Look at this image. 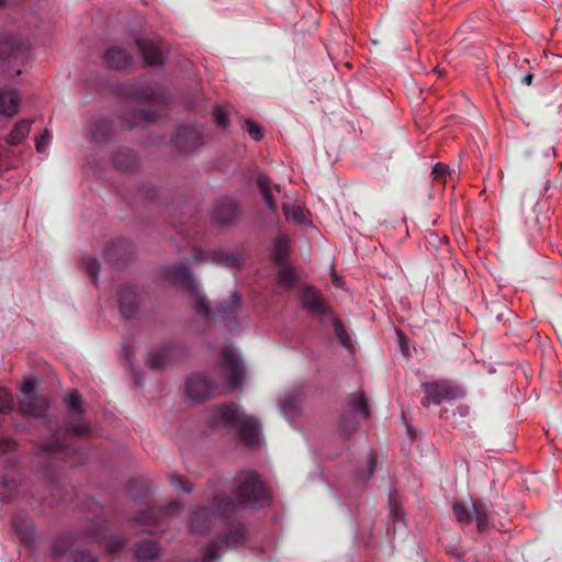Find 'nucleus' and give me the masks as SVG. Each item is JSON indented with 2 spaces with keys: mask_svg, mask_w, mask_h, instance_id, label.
Returning a JSON list of instances; mask_svg holds the SVG:
<instances>
[{
  "mask_svg": "<svg viewBox=\"0 0 562 562\" xmlns=\"http://www.w3.org/2000/svg\"><path fill=\"white\" fill-rule=\"evenodd\" d=\"M237 506L226 494H215L203 506L191 514V529L195 533H204L216 524L222 522L228 528L224 537L211 541L202 555V562H214L231 548H238L246 542V527L236 520Z\"/></svg>",
  "mask_w": 562,
  "mask_h": 562,
  "instance_id": "1",
  "label": "nucleus"
},
{
  "mask_svg": "<svg viewBox=\"0 0 562 562\" xmlns=\"http://www.w3.org/2000/svg\"><path fill=\"white\" fill-rule=\"evenodd\" d=\"M212 378L194 373L187 380L186 395L200 403L236 389L244 379V363L232 348H225L221 362L213 369Z\"/></svg>",
  "mask_w": 562,
  "mask_h": 562,
  "instance_id": "2",
  "label": "nucleus"
},
{
  "mask_svg": "<svg viewBox=\"0 0 562 562\" xmlns=\"http://www.w3.org/2000/svg\"><path fill=\"white\" fill-rule=\"evenodd\" d=\"M165 278L173 285L184 288L188 292L196 294V302L193 305L196 314L210 318L218 316L225 321L235 319L240 305V296L233 292L227 302L218 303L214 310H211L205 296L199 294V285L194 281L191 270L183 263H175L165 268Z\"/></svg>",
  "mask_w": 562,
  "mask_h": 562,
  "instance_id": "3",
  "label": "nucleus"
},
{
  "mask_svg": "<svg viewBox=\"0 0 562 562\" xmlns=\"http://www.w3.org/2000/svg\"><path fill=\"white\" fill-rule=\"evenodd\" d=\"M65 403L67 405V408L69 411L68 417H67V429L63 437H60L59 432H53L52 434V442L45 445L43 447V452L45 454H53L54 458H64L65 456H68L69 453H76L77 449L74 447H70L67 443L68 438L71 436L77 437H83L86 436L90 427L86 423V420L82 418L83 408L81 406L82 404V396L79 394L78 391L74 390L65 395Z\"/></svg>",
  "mask_w": 562,
  "mask_h": 562,
  "instance_id": "4",
  "label": "nucleus"
},
{
  "mask_svg": "<svg viewBox=\"0 0 562 562\" xmlns=\"http://www.w3.org/2000/svg\"><path fill=\"white\" fill-rule=\"evenodd\" d=\"M214 422L221 423L228 429H237L239 439L248 447L259 442L261 427L259 422L249 415H245L235 403H225L214 408Z\"/></svg>",
  "mask_w": 562,
  "mask_h": 562,
  "instance_id": "5",
  "label": "nucleus"
},
{
  "mask_svg": "<svg viewBox=\"0 0 562 562\" xmlns=\"http://www.w3.org/2000/svg\"><path fill=\"white\" fill-rule=\"evenodd\" d=\"M234 497L247 508L262 507L268 501V493L259 475L252 471L240 472L234 479Z\"/></svg>",
  "mask_w": 562,
  "mask_h": 562,
  "instance_id": "6",
  "label": "nucleus"
},
{
  "mask_svg": "<svg viewBox=\"0 0 562 562\" xmlns=\"http://www.w3.org/2000/svg\"><path fill=\"white\" fill-rule=\"evenodd\" d=\"M20 393L18 403L20 414L35 418H43L46 415L49 408V401L46 396H38L36 394L35 381H24L20 387Z\"/></svg>",
  "mask_w": 562,
  "mask_h": 562,
  "instance_id": "7",
  "label": "nucleus"
},
{
  "mask_svg": "<svg viewBox=\"0 0 562 562\" xmlns=\"http://www.w3.org/2000/svg\"><path fill=\"white\" fill-rule=\"evenodd\" d=\"M422 391L428 403L440 405L443 402L453 401L464 395L463 390L449 380H435L422 383Z\"/></svg>",
  "mask_w": 562,
  "mask_h": 562,
  "instance_id": "8",
  "label": "nucleus"
},
{
  "mask_svg": "<svg viewBox=\"0 0 562 562\" xmlns=\"http://www.w3.org/2000/svg\"><path fill=\"white\" fill-rule=\"evenodd\" d=\"M180 509L181 504L177 501H172L164 508L150 507L142 510L135 518V521L144 526L143 532L154 533L158 530L159 526L162 525L164 519L179 513Z\"/></svg>",
  "mask_w": 562,
  "mask_h": 562,
  "instance_id": "9",
  "label": "nucleus"
},
{
  "mask_svg": "<svg viewBox=\"0 0 562 562\" xmlns=\"http://www.w3.org/2000/svg\"><path fill=\"white\" fill-rule=\"evenodd\" d=\"M173 145L183 153H190L204 144L202 132L194 125L181 126L172 138Z\"/></svg>",
  "mask_w": 562,
  "mask_h": 562,
  "instance_id": "10",
  "label": "nucleus"
},
{
  "mask_svg": "<svg viewBox=\"0 0 562 562\" xmlns=\"http://www.w3.org/2000/svg\"><path fill=\"white\" fill-rule=\"evenodd\" d=\"M240 212L239 204L232 199H220L215 202L212 211V220L218 225H229L234 223Z\"/></svg>",
  "mask_w": 562,
  "mask_h": 562,
  "instance_id": "11",
  "label": "nucleus"
},
{
  "mask_svg": "<svg viewBox=\"0 0 562 562\" xmlns=\"http://www.w3.org/2000/svg\"><path fill=\"white\" fill-rule=\"evenodd\" d=\"M117 296L122 315L126 318L134 316L138 308V294L136 288L132 284H124L120 288Z\"/></svg>",
  "mask_w": 562,
  "mask_h": 562,
  "instance_id": "12",
  "label": "nucleus"
},
{
  "mask_svg": "<svg viewBox=\"0 0 562 562\" xmlns=\"http://www.w3.org/2000/svg\"><path fill=\"white\" fill-rule=\"evenodd\" d=\"M103 59L106 67L117 70H125L132 65L131 54L119 46L106 49Z\"/></svg>",
  "mask_w": 562,
  "mask_h": 562,
  "instance_id": "13",
  "label": "nucleus"
},
{
  "mask_svg": "<svg viewBox=\"0 0 562 562\" xmlns=\"http://www.w3.org/2000/svg\"><path fill=\"white\" fill-rule=\"evenodd\" d=\"M136 45L143 55L145 63L149 66H160L164 61L161 49L150 40L138 38Z\"/></svg>",
  "mask_w": 562,
  "mask_h": 562,
  "instance_id": "14",
  "label": "nucleus"
},
{
  "mask_svg": "<svg viewBox=\"0 0 562 562\" xmlns=\"http://www.w3.org/2000/svg\"><path fill=\"white\" fill-rule=\"evenodd\" d=\"M88 128L93 143L108 140L114 132L113 122L103 117L95 119Z\"/></svg>",
  "mask_w": 562,
  "mask_h": 562,
  "instance_id": "15",
  "label": "nucleus"
},
{
  "mask_svg": "<svg viewBox=\"0 0 562 562\" xmlns=\"http://www.w3.org/2000/svg\"><path fill=\"white\" fill-rule=\"evenodd\" d=\"M303 307L313 314H323L326 306L321 293L313 286H305L302 294Z\"/></svg>",
  "mask_w": 562,
  "mask_h": 562,
  "instance_id": "16",
  "label": "nucleus"
},
{
  "mask_svg": "<svg viewBox=\"0 0 562 562\" xmlns=\"http://www.w3.org/2000/svg\"><path fill=\"white\" fill-rule=\"evenodd\" d=\"M20 98L14 89L0 88V114L13 116L19 112Z\"/></svg>",
  "mask_w": 562,
  "mask_h": 562,
  "instance_id": "17",
  "label": "nucleus"
},
{
  "mask_svg": "<svg viewBox=\"0 0 562 562\" xmlns=\"http://www.w3.org/2000/svg\"><path fill=\"white\" fill-rule=\"evenodd\" d=\"M176 353V348L171 345H164L159 349L151 351L147 358V366L153 370L164 369Z\"/></svg>",
  "mask_w": 562,
  "mask_h": 562,
  "instance_id": "18",
  "label": "nucleus"
},
{
  "mask_svg": "<svg viewBox=\"0 0 562 562\" xmlns=\"http://www.w3.org/2000/svg\"><path fill=\"white\" fill-rule=\"evenodd\" d=\"M127 256V248L123 240L117 239L110 241L104 249L103 257L111 262L115 268H121V261H124Z\"/></svg>",
  "mask_w": 562,
  "mask_h": 562,
  "instance_id": "19",
  "label": "nucleus"
},
{
  "mask_svg": "<svg viewBox=\"0 0 562 562\" xmlns=\"http://www.w3.org/2000/svg\"><path fill=\"white\" fill-rule=\"evenodd\" d=\"M135 557L140 562H148L159 557V547L155 540H140L134 547Z\"/></svg>",
  "mask_w": 562,
  "mask_h": 562,
  "instance_id": "20",
  "label": "nucleus"
},
{
  "mask_svg": "<svg viewBox=\"0 0 562 562\" xmlns=\"http://www.w3.org/2000/svg\"><path fill=\"white\" fill-rule=\"evenodd\" d=\"M20 53L18 40L11 35L0 36V61L15 59Z\"/></svg>",
  "mask_w": 562,
  "mask_h": 562,
  "instance_id": "21",
  "label": "nucleus"
},
{
  "mask_svg": "<svg viewBox=\"0 0 562 562\" xmlns=\"http://www.w3.org/2000/svg\"><path fill=\"white\" fill-rule=\"evenodd\" d=\"M113 165L121 171H130L137 165L136 154L131 149H120L113 157Z\"/></svg>",
  "mask_w": 562,
  "mask_h": 562,
  "instance_id": "22",
  "label": "nucleus"
},
{
  "mask_svg": "<svg viewBox=\"0 0 562 562\" xmlns=\"http://www.w3.org/2000/svg\"><path fill=\"white\" fill-rule=\"evenodd\" d=\"M301 403H302V394L301 393L286 394L280 401L281 413L288 419L293 418L300 412Z\"/></svg>",
  "mask_w": 562,
  "mask_h": 562,
  "instance_id": "23",
  "label": "nucleus"
},
{
  "mask_svg": "<svg viewBox=\"0 0 562 562\" xmlns=\"http://www.w3.org/2000/svg\"><path fill=\"white\" fill-rule=\"evenodd\" d=\"M290 251V238L288 235L280 234L274 240L272 259L278 265H283L288 260Z\"/></svg>",
  "mask_w": 562,
  "mask_h": 562,
  "instance_id": "24",
  "label": "nucleus"
},
{
  "mask_svg": "<svg viewBox=\"0 0 562 562\" xmlns=\"http://www.w3.org/2000/svg\"><path fill=\"white\" fill-rule=\"evenodd\" d=\"M30 128H31V121H29V120L19 121L18 123H15V125L13 126L11 132L8 134L7 143L12 146H16V145L21 144L29 135Z\"/></svg>",
  "mask_w": 562,
  "mask_h": 562,
  "instance_id": "25",
  "label": "nucleus"
},
{
  "mask_svg": "<svg viewBox=\"0 0 562 562\" xmlns=\"http://www.w3.org/2000/svg\"><path fill=\"white\" fill-rule=\"evenodd\" d=\"M283 214L288 222H292L297 225H308L311 221L308 220L307 213L304 209L300 206H290L289 204H283Z\"/></svg>",
  "mask_w": 562,
  "mask_h": 562,
  "instance_id": "26",
  "label": "nucleus"
},
{
  "mask_svg": "<svg viewBox=\"0 0 562 562\" xmlns=\"http://www.w3.org/2000/svg\"><path fill=\"white\" fill-rule=\"evenodd\" d=\"M256 182H257V187L262 195L265 204L267 205V207L269 210H271L272 212H276L277 204L271 194L270 179L267 176L260 173L257 176Z\"/></svg>",
  "mask_w": 562,
  "mask_h": 562,
  "instance_id": "27",
  "label": "nucleus"
},
{
  "mask_svg": "<svg viewBox=\"0 0 562 562\" xmlns=\"http://www.w3.org/2000/svg\"><path fill=\"white\" fill-rule=\"evenodd\" d=\"M155 120L156 119L154 113L145 109H134L124 115V121L128 124L130 127L139 123L154 122Z\"/></svg>",
  "mask_w": 562,
  "mask_h": 562,
  "instance_id": "28",
  "label": "nucleus"
},
{
  "mask_svg": "<svg viewBox=\"0 0 562 562\" xmlns=\"http://www.w3.org/2000/svg\"><path fill=\"white\" fill-rule=\"evenodd\" d=\"M19 486L15 479L11 475H2L0 477V498L8 502L18 493Z\"/></svg>",
  "mask_w": 562,
  "mask_h": 562,
  "instance_id": "29",
  "label": "nucleus"
},
{
  "mask_svg": "<svg viewBox=\"0 0 562 562\" xmlns=\"http://www.w3.org/2000/svg\"><path fill=\"white\" fill-rule=\"evenodd\" d=\"M472 512H473V516L475 517L477 530L479 531L487 530L490 527L488 517H487V513H488L487 507L482 503L473 502L472 503Z\"/></svg>",
  "mask_w": 562,
  "mask_h": 562,
  "instance_id": "30",
  "label": "nucleus"
},
{
  "mask_svg": "<svg viewBox=\"0 0 562 562\" xmlns=\"http://www.w3.org/2000/svg\"><path fill=\"white\" fill-rule=\"evenodd\" d=\"M348 407L350 414L358 413L362 419H367L369 416L367 402L362 394H352Z\"/></svg>",
  "mask_w": 562,
  "mask_h": 562,
  "instance_id": "31",
  "label": "nucleus"
},
{
  "mask_svg": "<svg viewBox=\"0 0 562 562\" xmlns=\"http://www.w3.org/2000/svg\"><path fill=\"white\" fill-rule=\"evenodd\" d=\"M278 278L279 282L285 286H292L296 281V274L294 269L288 266L286 262L280 265Z\"/></svg>",
  "mask_w": 562,
  "mask_h": 562,
  "instance_id": "32",
  "label": "nucleus"
},
{
  "mask_svg": "<svg viewBox=\"0 0 562 562\" xmlns=\"http://www.w3.org/2000/svg\"><path fill=\"white\" fill-rule=\"evenodd\" d=\"M14 409V400L11 392L0 387V413L9 414Z\"/></svg>",
  "mask_w": 562,
  "mask_h": 562,
  "instance_id": "33",
  "label": "nucleus"
},
{
  "mask_svg": "<svg viewBox=\"0 0 562 562\" xmlns=\"http://www.w3.org/2000/svg\"><path fill=\"white\" fill-rule=\"evenodd\" d=\"M453 515L461 524H469L473 518V512H470L463 504L456 503L453 505Z\"/></svg>",
  "mask_w": 562,
  "mask_h": 562,
  "instance_id": "34",
  "label": "nucleus"
},
{
  "mask_svg": "<svg viewBox=\"0 0 562 562\" xmlns=\"http://www.w3.org/2000/svg\"><path fill=\"white\" fill-rule=\"evenodd\" d=\"M170 484L179 492H192V485L181 475L172 473L170 475Z\"/></svg>",
  "mask_w": 562,
  "mask_h": 562,
  "instance_id": "35",
  "label": "nucleus"
},
{
  "mask_svg": "<svg viewBox=\"0 0 562 562\" xmlns=\"http://www.w3.org/2000/svg\"><path fill=\"white\" fill-rule=\"evenodd\" d=\"M126 543V540L117 535L110 536L105 541L106 551L114 553L119 552Z\"/></svg>",
  "mask_w": 562,
  "mask_h": 562,
  "instance_id": "36",
  "label": "nucleus"
},
{
  "mask_svg": "<svg viewBox=\"0 0 562 562\" xmlns=\"http://www.w3.org/2000/svg\"><path fill=\"white\" fill-rule=\"evenodd\" d=\"M375 467H376V457L375 454L371 451L369 453V457H368V460H367V472L366 473H362V472H358L357 473V477L360 480V481H368L374 473V470H375Z\"/></svg>",
  "mask_w": 562,
  "mask_h": 562,
  "instance_id": "37",
  "label": "nucleus"
},
{
  "mask_svg": "<svg viewBox=\"0 0 562 562\" xmlns=\"http://www.w3.org/2000/svg\"><path fill=\"white\" fill-rule=\"evenodd\" d=\"M215 260L218 263H222L227 267H236L239 263V257L235 254H226V252H217L215 255Z\"/></svg>",
  "mask_w": 562,
  "mask_h": 562,
  "instance_id": "38",
  "label": "nucleus"
},
{
  "mask_svg": "<svg viewBox=\"0 0 562 562\" xmlns=\"http://www.w3.org/2000/svg\"><path fill=\"white\" fill-rule=\"evenodd\" d=\"M213 117L216 125L226 127L229 124L228 112L220 105H216L213 111Z\"/></svg>",
  "mask_w": 562,
  "mask_h": 562,
  "instance_id": "39",
  "label": "nucleus"
},
{
  "mask_svg": "<svg viewBox=\"0 0 562 562\" xmlns=\"http://www.w3.org/2000/svg\"><path fill=\"white\" fill-rule=\"evenodd\" d=\"M83 266H85L88 274L91 277L93 283L97 284L98 273H99L98 260L92 257H88L83 260Z\"/></svg>",
  "mask_w": 562,
  "mask_h": 562,
  "instance_id": "40",
  "label": "nucleus"
},
{
  "mask_svg": "<svg viewBox=\"0 0 562 562\" xmlns=\"http://www.w3.org/2000/svg\"><path fill=\"white\" fill-rule=\"evenodd\" d=\"M131 94L136 99H150L154 95V88L146 86H135L131 90Z\"/></svg>",
  "mask_w": 562,
  "mask_h": 562,
  "instance_id": "41",
  "label": "nucleus"
},
{
  "mask_svg": "<svg viewBox=\"0 0 562 562\" xmlns=\"http://www.w3.org/2000/svg\"><path fill=\"white\" fill-rule=\"evenodd\" d=\"M358 427V422H356L353 416H346L339 426V431L344 436L350 435Z\"/></svg>",
  "mask_w": 562,
  "mask_h": 562,
  "instance_id": "42",
  "label": "nucleus"
},
{
  "mask_svg": "<svg viewBox=\"0 0 562 562\" xmlns=\"http://www.w3.org/2000/svg\"><path fill=\"white\" fill-rule=\"evenodd\" d=\"M72 562H98V559L86 549H77L72 553Z\"/></svg>",
  "mask_w": 562,
  "mask_h": 562,
  "instance_id": "43",
  "label": "nucleus"
},
{
  "mask_svg": "<svg viewBox=\"0 0 562 562\" xmlns=\"http://www.w3.org/2000/svg\"><path fill=\"white\" fill-rule=\"evenodd\" d=\"M50 140H52V134L48 130H45L43 132V134L38 138H36V142H35L36 150L38 153H44L48 148Z\"/></svg>",
  "mask_w": 562,
  "mask_h": 562,
  "instance_id": "44",
  "label": "nucleus"
},
{
  "mask_svg": "<svg viewBox=\"0 0 562 562\" xmlns=\"http://www.w3.org/2000/svg\"><path fill=\"white\" fill-rule=\"evenodd\" d=\"M432 175L435 180L446 181V178L450 176L449 167L442 162H438L432 168Z\"/></svg>",
  "mask_w": 562,
  "mask_h": 562,
  "instance_id": "45",
  "label": "nucleus"
},
{
  "mask_svg": "<svg viewBox=\"0 0 562 562\" xmlns=\"http://www.w3.org/2000/svg\"><path fill=\"white\" fill-rule=\"evenodd\" d=\"M246 130L254 140H260L263 137L262 128L255 122L247 120Z\"/></svg>",
  "mask_w": 562,
  "mask_h": 562,
  "instance_id": "46",
  "label": "nucleus"
},
{
  "mask_svg": "<svg viewBox=\"0 0 562 562\" xmlns=\"http://www.w3.org/2000/svg\"><path fill=\"white\" fill-rule=\"evenodd\" d=\"M15 443L11 439H0V453H7L13 450Z\"/></svg>",
  "mask_w": 562,
  "mask_h": 562,
  "instance_id": "47",
  "label": "nucleus"
},
{
  "mask_svg": "<svg viewBox=\"0 0 562 562\" xmlns=\"http://www.w3.org/2000/svg\"><path fill=\"white\" fill-rule=\"evenodd\" d=\"M335 328H336L337 335L340 337L342 345L348 346V339L344 336L342 328L338 322L335 323Z\"/></svg>",
  "mask_w": 562,
  "mask_h": 562,
  "instance_id": "48",
  "label": "nucleus"
},
{
  "mask_svg": "<svg viewBox=\"0 0 562 562\" xmlns=\"http://www.w3.org/2000/svg\"><path fill=\"white\" fill-rule=\"evenodd\" d=\"M144 195L148 200H153L156 196V190L154 188H147L144 191Z\"/></svg>",
  "mask_w": 562,
  "mask_h": 562,
  "instance_id": "49",
  "label": "nucleus"
},
{
  "mask_svg": "<svg viewBox=\"0 0 562 562\" xmlns=\"http://www.w3.org/2000/svg\"><path fill=\"white\" fill-rule=\"evenodd\" d=\"M532 79H533V75L532 74H526L522 78H521V83L522 85H526V86H530L531 82H532Z\"/></svg>",
  "mask_w": 562,
  "mask_h": 562,
  "instance_id": "50",
  "label": "nucleus"
},
{
  "mask_svg": "<svg viewBox=\"0 0 562 562\" xmlns=\"http://www.w3.org/2000/svg\"><path fill=\"white\" fill-rule=\"evenodd\" d=\"M538 223H539L538 217H535V218H533V221H532V223H529V221H528V220H526V224H527L529 227H536V226L538 225Z\"/></svg>",
  "mask_w": 562,
  "mask_h": 562,
  "instance_id": "51",
  "label": "nucleus"
},
{
  "mask_svg": "<svg viewBox=\"0 0 562 562\" xmlns=\"http://www.w3.org/2000/svg\"><path fill=\"white\" fill-rule=\"evenodd\" d=\"M54 552H55V554H56V555H61V554L64 553V550L59 549V548H58V544H57V543H55V546H54Z\"/></svg>",
  "mask_w": 562,
  "mask_h": 562,
  "instance_id": "52",
  "label": "nucleus"
},
{
  "mask_svg": "<svg viewBox=\"0 0 562 562\" xmlns=\"http://www.w3.org/2000/svg\"><path fill=\"white\" fill-rule=\"evenodd\" d=\"M125 350H126V358H127V361L130 362V364L132 366V362H131V355H132V351L130 348H126L125 347Z\"/></svg>",
  "mask_w": 562,
  "mask_h": 562,
  "instance_id": "53",
  "label": "nucleus"
},
{
  "mask_svg": "<svg viewBox=\"0 0 562 562\" xmlns=\"http://www.w3.org/2000/svg\"><path fill=\"white\" fill-rule=\"evenodd\" d=\"M458 411H459L460 415H462V416L467 414L465 407H458Z\"/></svg>",
  "mask_w": 562,
  "mask_h": 562,
  "instance_id": "54",
  "label": "nucleus"
},
{
  "mask_svg": "<svg viewBox=\"0 0 562 562\" xmlns=\"http://www.w3.org/2000/svg\"><path fill=\"white\" fill-rule=\"evenodd\" d=\"M134 378H135V382L137 384H142L143 382L140 381L139 376H137L135 373H134Z\"/></svg>",
  "mask_w": 562,
  "mask_h": 562,
  "instance_id": "55",
  "label": "nucleus"
},
{
  "mask_svg": "<svg viewBox=\"0 0 562 562\" xmlns=\"http://www.w3.org/2000/svg\"><path fill=\"white\" fill-rule=\"evenodd\" d=\"M538 204L533 206L532 212L536 213Z\"/></svg>",
  "mask_w": 562,
  "mask_h": 562,
  "instance_id": "56",
  "label": "nucleus"
},
{
  "mask_svg": "<svg viewBox=\"0 0 562 562\" xmlns=\"http://www.w3.org/2000/svg\"><path fill=\"white\" fill-rule=\"evenodd\" d=\"M2 3V0H0V4Z\"/></svg>",
  "mask_w": 562,
  "mask_h": 562,
  "instance_id": "57",
  "label": "nucleus"
}]
</instances>
